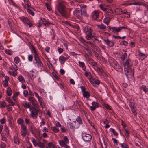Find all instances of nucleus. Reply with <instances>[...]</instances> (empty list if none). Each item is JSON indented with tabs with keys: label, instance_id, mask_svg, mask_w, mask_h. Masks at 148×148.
I'll use <instances>...</instances> for the list:
<instances>
[{
	"label": "nucleus",
	"instance_id": "a19ab883",
	"mask_svg": "<svg viewBox=\"0 0 148 148\" xmlns=\"http://www.w3.org/2000/svg\"><path fill=\"white\" fill-rule=\"evenodd\" d=\"M99 6H100L101 9L103 11H104L105 12L108 9H107L105 8V5H103L100 4L99 5Z\"/></svg>",
	"mask_w": 148,
	"mask_h": 148
},
{
	"label": "nucleus",
	"instance_id": "0e129e2a",
	"mask_svg": "<svg viewBox=\"0 0 148 148\" xmlns=\"http://www.w3.org/2000/svg\"><path fill=\"white\" fill-rule=\"evenodd\" d=\"M92 104L93 106L96 107H98V103L96 102L93 101L92 102Z\"/></svg>",
	"mask_w": 148,
	"mask_h": 148
},
{
	"label": "nucleus",
	"instance_id": "7ed1b4c3",
	"mask_svg": "<svg viewBox=\"0 0 148 148\" xmlns=\"http://www.w3.org/2000/svg\"><path fill=\"white\" fill-rule=\"evenodd\" d=\"M83 31L86 35L85 37L86 39L90 40L93 38L94 35L93 34V30L91 27L86 26L83 28Z\"/></svg>",
	"mask_w": 148,
	"mask_h": 148
},
{
	"label": "nucleus",
	"instance_id": "79ce46f5",
	"mask_svg": "<svg viewBox=\"0 0 148 148\" xmlns=\"http://www.w3.org/2000/svg\"><path fill=\"white\" fill-rule=\"evenodd\" d=\"M23 122V120L22 118H19L17 120V122L20 125H22Z\"/></svg>",
	"mask_w": 148,
	"mask_h": 148
},
{
	"label": "nucleus",
	"instance_id": "7c9ffc66",
	"mask_svg": "<svg viewBox=\"0 0 148 148\" xmlns=\"http://www.w3.org/2000/svg\"><path fill=\"white\" fill-rule=\"evenodd\" d=\"M115 12L118 14H122V10L120 8H116L115 10Z\"/></svg>",
	"mask_w": 148,
	"mask_h": 148
},
{
	"label": "nucleus",
	"instance_id": "4be33fe9",
	"mask_svg": "<svg viewBox=\"0 0 148 148\" xmlns=\"http://www.w3.org/2000/svg\"><path fill=\"white\" fill-rule=\"evenodd\" d=\"M89 63L92 67L94 68L97 65V62L94 61L92 59L90 60Z\"/></svg>",
	"mask_w": 148,
	"mask_h": 148
},
{
	"label": "nucleus",
	"instance_id": "72a5a7b5",
	"mask_svg": "<svg viewBox=\"0 0 148 148\" xmlns=\"http://www.w3.org/2000/svg\"><path fill=\"white\" fill-rule=\"evenodd\" d=\"M110 18H109L107 17L104 19L103 22L108 25L110 23Z\"/></svg>",
	"mask_w": 148,
	"mask_h": 148
},
{
	"label": "nucleus",
	"instance_id": "4468645a",
	"mask_svg": "<svg viewBox=\"0 0 148 148\" xmlns=\"http://www.w3.org/2000/svg\"><path fill=\"white\" fill-rule=\"evenodd\" d=\"M69 58V56L65 57L63 55H62L59 57V61L61 64H63Z\"/></svg>",
	"mask_w": 148,
	"mask_h": 148
},
{
	"label": "nucleus",
	"instance_id": "dca6fc26",
	"mask_svg": "<svg viewBox=\"0 0 148 148\" xmlns=\"http://www.w3.org/2000/svg\"><path fill=\"white\" fill-rule=\"evenodd\" d=\"M21 104L25 108H29L30 109L32 107L30 104L25 101H23Z\"/></svg>",
	"mask_w": 148,
	"mask_h": 148
},
{
	"label": "nucleus",
	"instance_id": "052dcab7",
	"mask_svg": "<svg viewBox=\"0 0 148 148\" xmlns=\"http://www.w3.org/2000/svg\"><path fill=\"white\" fill-rule=\"evenodd\" d=\"M131 110L132 112V113L134 116H136L137 115L136 110L134 108L131 109Z\"/></svg>",
	"mask_w": 148,
	"mask_h": 148
},
{
	"label": "nucleus",
	"instance_id": "69168bd1",
	"mask_svg": "<svg viewBox=\"0 0 148 148\" xmlns=\"http://www.w3.org/2000/svg\"><path fill=\"white\" fill-rule=\"evenodd\" d=\"M45 119L44 118L42 119L41 122L40 123V127H41L42 125H44L45 122Z\"/></svg>",
	"mask_w": 148,
	"mask_h": 148
},
{
	"label": "nucleus",
	"instance_id": "3c124183",
	"mask_svg": "<svg viewBox=\"0 0 148 148\" xmlns=\"http://www.w3.org/2000/svg\"><path fill=\"white\" fill-rule=\"evenodd\" d=\"M5 53L9 55H12V53L11 51L8 49H6L5 51Z\"/></svg>",
	"mask_w": 148,
	"mask_h": 148
},
{
	"label": "nucleus",
	"instance_id": "c756f323",
	"mask_svg": "<svg viewBox=\"0 0 148 148\" xmlns=\"http://www.w3.org/2000/svg\"><path fill=\"white\" fill-rule=\"evenodd\" d=\"M121 148H129V147L127 144L126 143L119 144Z\"/></svg>",
	"mask_w": 148,
	"mask_h": 148
},
{
	"label": "nucleus",
	"instance_id": "e433bc0d",
	"mask_svg": "<svg viewBox=\"0 0 148 148\" xmlns=\"http://www.w3.org/2000/svg\"><path fill=\"white\" fill-rule=\"evenodd\" d=\"M37 146H38L41 148H43L45 146V143H42L40 141H39V142L38 143V145Z\"/></svg>",
	"mask_w": 148,
	"mask_h": 148
},
{
	"label": "nucleus",
	"instance_id": "5fc2aeb1",
	"mask_svg": "<svg viewBox=\"0 0 148 148\" xmlns=\"http://www.w3.org/2000/svg\"><path fill=\"white\" fill-rule=\"evenodd\" d=\"M124 131L125 132V136L127 137H128L129 136V133L128 131L126 130L125 129H124Z\"/></svg>",
	"mask_w": 148,
	"mask_h": 148
},
{
	"label": "nucleus",
	"instance_id": "1a4fd4ad",
	"mask_svg": "<svg viewBox=\"0 0 148 148\" xmlns=\"http://www.w3.org/2000/svg\"><path fill=\"white\" fill-rule=\"evenodd\" d=\"M26 127L23 124H22L21 127V134L23 137L25 136L26 135Z\"/></svg>",
	"mask_w": 148,
	"mask_h": 148
},
{
	"label": "nucleus",
	"instance_id": "423d86ee",
	"mask_svg": "<svg viewBox=\"0 0 148 148\" xmlns=\"http://www.w3.org/2000/svg\"><path fill=\"white\" fill-rule=\"evenodd\" d=\"M20 20L25 24L28 25L29 27H32L33 24L31 21L28 18L26 17L22 16L19 18Z\"/></svg>",
	"mask_w": 148,
	"mask_h": 148
},
{
	"label": "nucleus",
	"instance_id": "f257e3e1",
	"mask_svg": "<svg viewBox=\"0 0 148 148\" xmlns=\"http://www.w3.org/2000/svg\"><path fill=\"white\" fill-rule=\"evenodd\" d=\"M66 2L63 1H58L56 6V8L60 14L66 18H69L70 13L65 6Z\"/></svg>",
	"mask_w": 148,
	"mask_h": 148
},
{
	"label": "nucleus",
	"instance_id": "6e6552de",
	"mask_svg": "<svg viewBox=\"0 0 148 148\" xmlns=\"http://www.w3.org/2000/svg\"><path fill=\"white\" fill-rule=\"evenodd\" d=\"M30 115L33 118L36 119L38 116V110L35 107H32L30 109Z\"/></svg>",
	"mask_w": 148,
	"mask_h": 148
},
{
	"label": "nucleus",
	"instance_id": "ddd939ff",
	"mask_svg": "<svg viewBox=\"0 0 148 148\" xmlns=\"http://www.w3.org/2000/svg\"><path fill=\"white\" fill-rule=\"evenodd\" d=\"M89 80L90 83L93 85L94 86L95 84L98 85L99 84L100 81L99 80H96L94 78H93L92 77L89 78Z\"/></svg>",
	"mask_w": 148,
	"mask_h": 148
},
{
	"label": "nucleus",
	"instance_id": "ea45409f",
	"mask_svg": "<svg viewBox=\"0 0 148 148\" xmlns=\"http://www.w3.org/2000/svg\"><path fill=\"white\" fill-rule=\"evenodd\" d=\"M8 73L10 74L13 75V76H16L17 74V72L13 71H9Z\"/></svg>",
	"mask_w": 148,
	"mask_h": 148
},
{
	"label": "nucleus",
	"instance_id": "473e14b6",
	"mask_svg": "<svg viewBox=\"0 0 148 148\" xmlns=\"http://www.w3.org/2000/svg\"><path fill=\"white\" fill-rule=\"evenodd\" d=\"M32 8H28L27 9V12L29 13L32 15V16H34V12L32 11Z\"/></svg>",
	"mask_w": 148,
	"mask_h": 148
},
{
	"label": "nucleus",
	"instance_id": "412c9836",
	"mask_svg": "<svg viewBox=\"0 0 148 148\" xmlns=\"http://www.w3.org/2000/svg\"><path fill=\"white\" fill-rule=\"evenodd\" d=\"M83 95L84 97H86L88 100H90V99H89V97L90 96V94L88 91H86L83 93Z\"/></svg>",
	"mask_w": 148,
	"mask_h": 148
},
{
	"label": "nucleus",
	"instance_id": "680f3d73",
	"mask_svg": "<svg viewBox=\"0 0 148 148\" xmlns=\"http://www.w3.org/2000/svg\"><path fill=\"white\" fill-rule=\"evenodd\" d=\"M139 55L142 57L143 59H144L146 57L145 55L144 54H143L141 52H140Z\"/></svg>",
	"mask_w": 148,
	"mask_h": 148
},
{
	"label": "nucleus",
	"instance_id": "5701e85b",
	"mask_svg": "<svg viewBox=\"0 0 148 148\" xmlns=\"http://www.w3.org/2000/svg\"><path fill=\"white\" fill-rule=\"evenodd\" d=\"M38 100L41 106L43 107L45 105V103L44 101L43 100L42 97L38 99Z\"/></svg>",
	"mask_w": 148,
	"mask_h": 148
},
{
	"label": "nucleus",
	"instance_id": "39448f33",
	"mask_svg": "<svg viewBox=\"0 0 148 148\" xmlns=\"http://www.w3.org/2000/svg\"><path fill=\"white\" fill-rule=\"evenodd\" d=\"M133 68L124 69V71L127 77L129 79H132L134 78V71Z\"/></svg>",
	"mask_w": 148,
	"mask_h": 148
},
{
	"label": "nucleus",
	"instance_id": "f03ea898",
	"mask_svg": "<svg viewBox=\"0 0 148 148\" xmlns=\"http://www.w3.org/2000/svg\"><path fill=\"white\" fill-rule=\"evenodd\" d=\"M32 51L34 53V60L36 62V63L37 66L39 69H41L43 66V64L41 61L38 54L37 53L35 48L33 45L32 46Z\"/></svg>",
	"mask_w": 148,
	"mask_h": 148
},
{
	"label": "nucleus",
	"instance_id": "bf43d9fd",
	"mask_svg": "<svg viewBox=\"0 0 148 148\" xmlns=\"http://www.w3.org/2000/svg\"><path fill=\"white\" fill-rule=\"evenodd\" d=\"M23 95L25 97H27L28 95V92L27 90H25L23 91Z\"/></svg>",
	"mask_w": 148,
	"mask_h": 148
},
{
	"label": "nucleus",
	"instance_id": "2f4dec72",
	"mask_svg": "<svg viewBox=\"0 0 148 148\" xmlns=\"http://www.w3.org/2000/svg\"><path fill=\"white\" fill-rule=\"evenodd\" d=\"M7 94L9 96H10L12 94V90L11 88L10 87H8L7 88Z\"/></svg>",
	"mask_w": 148,
	"mask_h": 148
},
{
	"label": "nucleus",
	"instance_id": "774afa93",
	"mask_svg": "<svg viewBox=\"0 0 148 148\" xmlns=\"http://www.w3.org/2000/svg\"><path fill=\"white\" fill-rule=\"evenodd\" d=\"M33 57L32 55H29L28 58V60L29 61H32L33 60Z\"/></svg>",
	"mask_w": 148,
	"mask_h": 148
},
{
	"label": "nucleus",
	"instance_id": "e2e57ef3",
	"mask_svg": "<svg viewBox=\"0 0 148 148\" xmlns=\"http://www.w3.org/2000/svg\"><path fill=\"white\" fill-rule=\"evenodd\" d=\"M147 18V19H145L146 18L144 17L142 19V21L143 23H145L148 21V18Z\"/></svg>",
	"mask_w": 148,
	"mask_h": 148
},
{
	"label": "nucleus",
	"instance_id": "de8ad7c7",
	"mask_svg": "<svg viewBox=\"0 0 148 148\" xmlns=\"http://www.w3.org/2000/svg\"><path fill=\"white\" fill-rule=\"evenodd\" d=\"M14 61L16 63L18 64L19 62V58L18 57H15L14 59Z\"/></svg>",
	"mask_w": 148,
	"mask_h": 148
},
{
	"label": "nucleus",
	"instance_id": "2eb2a0df",
	"mask_svg": "<svg viewBox=\"0 0 148 148\" xmlns=\"http://www.w3.org/2000/svg\"><path fill=\"white\" fill-rule=\"evenodd\" d=\"M103 40L105 42L107 45L110 47H112L114 45V43L113 41H110L108 39H103Z\"/></svg>",
	"mask_w": 148,
	"mask_h": 148
},
{
	"label": "nucleus",
	"instance_id": "393cba45",
	"mask_svg": "<svg viewBox=\"0 0 148 148\" xmlns=\"http://www.w3.org/2000/svg\"><path fill=\"white\" fill-rule=\"evenodd\" d=\"M67 126L69 128L74 130L75 129V126L73 123L71 122H69L67 123Z\"/></svg>",
	"mask_w": 148,
	"mask_h": 148
},
{
	"label": "nucleus",
	"instance_id": "13d9d810",
	"mask_svg": "<svg viewBox=\"0 0 148 148\" xmlns=\"http://www.w3.org/2000/svg\"><path fill=\"white\" fill-rule=\"evenodd\" d=\"M81 10L83 11L84 15L85 16H86L87 15V12L86 10L84 9H82Z\"/></svg>",
	"mask_w": 148,
	"mask_h": 148
},
{
	"label": "nucleus",
	"instance_id": "4d7b16f0",
	"mask_svg": "<svg viewBox=\"0 0 148 148\" xmlns=\"http://www.w3.org/2000/svg\"><path fill=\"white\" fill-rule=\"evenodd\" d=\"M8 82L7 81H3V85L4 87H6L8 85Z\"/></svg>",
	"mask_w": 148,
	"mask_h": 148
},
{
	"label": "nucleus",
	"instance_id": "9d476101",
	"mask_svg": "<svg viewBox=\"0 0 148 148\" xmlns=\"http://www.w3.org/2000/svg\"><path fill=\"white\" fill-rule=\"evenodd\" d=\"M75 16L77 17H80L82 14V10L78 8L75 10L73 12Z\"/></svg>",
	"mask_w": 148,
	"mask_h": 148
},
{
	"label": "nucleus",
	"instance_id": "bb28decb",
	"mask_svg": "<svg viewBox=\"0 0 148 148\" xmlns=\"http://www.w3.org/2000/svg\"><path fill=\"white\" fill-rule=\"evenodd\" d=\"M140 89L145 93L148 92V87H147L145 85L142 86L140 87Z\"/></svg>",
	"mask_w": 148,
	"mask_h": 148
},
{
	"label": "nucleus",
	"instance_id": "c9c22d12",
	"mask_svg": "<svg viewBox=\"0 0 148 148\" xmlns=\"http://www.w3.org/2000/svg\"><path fill=\"white\" fill-rule=\"evenodd\" d=\"M76 121L79 124H82V121L80 116H77L76 119Z\"/></svg>",
	"mask_w": 148,
	"mask_h": 148
},
{
	"label": "nucleus",
	"instance_id": "864d4df0",
	"mask_svg": "<svg viewBox=\"0 0 148 148\" xmlns=\"http://www.w3.org/2000/svg\"><path fill=\"white\" fill-rule=\"evenodd\" d=\"M50 33L53 37L54 38L55 37V34L53 29H51Z\"/></svg>",
	"mask_w": 148,
	"mask_h": 148
},
{
	"label": "nucleus",
	"instance_id": "c85d7f7f",
	"mask_svg": "<svg viewBox=\"0 0 148 148\" xmlns=\"http://www.w3.org/2000/svg\"><path fill=\"white\" fill-rule=\"evenodd\" d=\"M59 143L60 145L62 147H65L67 145L66 144H67L65 142V141H64L63 140H59Z\"/></svg>",
	"mask_w": 148,
	"mask_h": 148
},
{
	"label": "nucleus",
	"instance_id": "58836bf2",
	"mask_svg": "<svg viewBox=\"0 0 148 148\" xmlns=\"http://www.w3.org/2000/svg\"><path fill=\"white\" fill-rule=\"evenodd\" d=\"M24 1L25 2V4L27 5L28 8H31L33 9V8L30 6V3L29 2L28 0H24Z\"/></svg>",
	"mask_w": 148,
	"mask_h": 148
},
{
	"label": "nucleus",
	"instance_id": "f8f14e48",
	"mask_svg": "<svg viewBox=\"0 0 148 148\" xmlns=\"http://www.w3.org/2000/svg\"><path fill=\"white\" fill-rule=\"evenodd\" d=\"M106 16L108 18H112L113 16V12L112 10L108 9L105 12Z\"/></svg>",
	"mask_w": 148,
	"mask_h": 148
},
{
	"label": "nucleus",
	"instance_id": "6e6d98bb",
	"mask_svg": "<svg viewBox=\"0 0 148 148\" xmlns=\"http://www.w3.org/2000/svg\"><path fill=\"white\" fill-rule=\"evenodd\" d=\"M64 141L67 144L69 143V140L67 136H65L63 138Z\"/></svg>",
	"mask_w": 148,
	"mask_h": 148
},
{
	"label": "nucleus",
	"instance_id": "338daca9",
	"mask_svg": "<svg viewBox=\"0 0 148 148\" xmlns=\"http://www.w3.org/2000/svg\"><path fill=\"white\" fill-rule=\"evenodd\" d=\"M43 24L46 26H48L49 24H51V23L48 21H45V22H43Z\"/></svg>",
	"mask_w": 148,
	"mask_h": 148
},
{
	"label": "nucleus",
	"instance_id": "cd10ccee",
	"mask_svg": "<svg viewBox=\"0 0 148 148\" xmlns=\"http://www.w3.org/2000/svg\"><path fill=\"white\" fill-rule=\"evenodd\" d=\"M97 26L101 29L104 30L106 29V26L103 24H101L100 25H97Z\"/></svg>",
	"mask_w": 148,
	"mask_h": 148
},
{
	"label": "nucleus",
	"instance_id": "0eeeda50",
	"mask_svg": "<svg viewBox=\"0 0 148 148\" xmlns=\"http://www.w3.org/2000/svg\"><path fill=\"white\" fill-rule=\"evenodd\" d=\"M82 139L85 142H89L92 138V136L90 134L83 132L82 134Z\"/></svg>",
	"mask_w": 148,
	"mask_h": 148
},
{
	"label": "nucleus",
	"instance_id": "f3484780",
	"mask_svg": "<svg viewBox=\"0 0 148 148\" xmlns=\"http://www.w3.org/2000/svg\"><path fill=\"white\" fill-rule=\"evenodd\" d=\"M99 13L98 11H94L92 13V15L94 20H96L97 19L98 17Z\"/></svg>",
	"mask_w": 148,
	"mask_h": 148
},
{
	"label": "nucleus",
	"instance_id": "4c0bfd02",
	"mask_svg": "<svg viewBox=\"0 0 148 148\" xmlns=\"http://www.w3.org/2000/svg\"><path fill=\"white\" fill-rule=\"evenodd\" d=\"M7 105L6 103L4 101H2L0 103V107L2 108H4L5 107H7Z\"/></svg>",
	"mask_w": 148,
	"mask_h": 148
},
{
	"label": "nucleus",
	"instance_id": "aec40b11",
	"mask_svg": "<svg viewBox=\"0 0 148 148\" xmlns=\"http://www.w3.org/2000/svg\"><path fill=\"white\" fill-rule=\"evenodd\" d=\"M34 136L38 140L40 141L42 138V136L40 135V132L39 131L37 132L35 134Z\"/></svg>",
	"mask_w": 148,
	"mask_h": 148
},
{
	"label": "nucleus",
	"instance_id": "20e7f679",
	"mask_svg": "<svg viewBox=\"0 0 148 148\" xmlns=\"http://www.w3.org/2000/svg\"><path fill=\"white\" fill-rule=\"evenodd\" d=\"M108 61L110 65L117 71H119L121 68V66L118 64L117 61L113 58L110 57L108 58Z\"/></svg>",
	"mask_w": 148,
	"mask_h": 148
},
{
	"label": "nucleus",
	"instance_id": "a18cd8bd",
	"mask_svg": "<svg viewBox=\"0 0 148 148\" xmlns=\"http://www.w3.org/2000/svg\"><path fill=\"white\" fill-rule=\"evenodd\" d=\"M51 130L54 132L56 133L58 132L59 131V129L55 127H52L51 128Z\"/></svg>",
	"mask_w": 148,
	"mask_h": 148
},
{
	"label": "nucleus",
	"instance_id": "6ab92c4d",
	"mask_svg": "<svg viewBox=\"0 0 148 148\" xmlns=\"http://www.w3.org/2000/svg\"><path fill=\"white\" fill-rule=\"evenodd\" d=\"M79 66L82 68L84 71H85L86 69V67L85 66V64L84 62L79 61Z\"/></svg>",
	"mask_w": 148,
	"mask_h": 148
},
{
	"label": "nucleus",
	"instance_id": "09e8293b",
	"mask_svg": "<svg viewBox=\"0 0 148 148\" xmlns=\"http://www.w3.org/2000/svg\"><path fill=\"white\" fill-rule=\"evenodd\" d=\"M101 61L103 63L106 64L107 63V60L103 57H102L101 59Z\"/></svg>",
	"mask_w": 148,
	"mask_h": 148
},
{
	"label": "nucleus",
	"instance_id": "b1692460",
	"mask_svg": "<svg viewBox=\"0 0 148 148\" xmlns=\"http://www.w3.org/2000/svg\"><path fill=\"white\" fill-rule=\"evenodd\" d=\"M123 51L125 52L124 54H123L122 56L120 57V58L122 60V61H124V60L127 57V54L126 53L127 51H124L123 50Z\"/></svg>",
	"mask_w": 148,
	"mask_h": 148
},
{
	"label": "nucleus",
	"instance_id": "603ef678",
	"mask_svg": "<svg viewBox=\"0 0 148 148\" xmlns=\"http://www.w3.org/2000/svg\"><path fill=\"white\" fill-rule=\"evenodd\" d=\"M45 6L47 7L48 10L49 11L51 10V7L49 5V3H45Z\"/></svg>",
	"mask_w": 148,
	"mask_h": 148
},
{
	"label": "nucleus",
	"instance_id": "49530a36",
	"mask_svg": "<svg viewBox=\"0 0 148 148\" xmlns=\"http://www.w3.org/2000/svg\"><path fill=\"white\" fill-rule=\"evenodd\" d=\"M62 43L63 44V45H64V46L66 47V49H67L68 48L67 47V43L63 40H62Z\"/></svg>",
	"mask_w": 148,
	"mask_h": 148
},
{
	"label": "nucleus",
	"instance_id": "37998d69",
	"mask_svg": "<svg viewBox=\"0 0 148 148\" xmlns=\"http://www.w3.org/2000/svg\"><path fill=\"white\" fill-rule=\"evenodd\" d=\"M110 130L113 133L114 135L116 136H117L118 135V133L115 131L114 129L112 128H110Z\"/></svg>",
	"mask_w": 148,
	"mask_h": 148
},
{
	"label": "nucleus",
	"instance_id": "c03bdc74",
	"mask_svg": "<svg viewBox=\"0 0 148 148\" xmlns=\"http://www.w3.org/2000/svg\"><path fill=\"white\" fill-rule=\"evenodd\" d=\"M32 141L35 146H36L38 145V143L36 141L34 138H32Z\"/></svg>",
	"mask_w": 148,
	"mask_h": 148
},
{
	"label": "nucleus",
	"instance_id": "a878e982",
	"mask_svg": "<svg viewBox=\"0 0 148 148\" xmlns=\"http://www.w3.org/2000/svg\"><path fill=\"white\" fill-rule=\"evenodd\" d=\"M120 31L119 27L117 28L114 27L112 28V32L113 33L118 32Z\"/></svg>",
	"mask_w": 148,
	"mask_h": 148
},
{
	"label": "nucleus",
	"instance_id": "8fccbe9b",
	"mask_svg": "<svg viewBox=\"0 0 148 148\" xmlns=\"http://www.w3.org/2000/svg\"><path fill=\"white\" fill-rule=\"evenodd\" d=\"M135 104L133 102L130 101L129 102V106L131 108V109L134 108Z\"/></svg>",
	"mask_w": 148,
	"mask_h": 148
},
{
	"label": "nucleus",
	"instance_id": "a211bd4d",
	"mask_svg": "<svg viewBox=\"0 0 148 148\" xmlns=\"http://www.w3.org/2000/svg\"><path fill=\"white\" fill-rule=\"evenodd\" d=\"M6 101L10 103L8 106H7V107H8L10 105H11L12 106H13L15 104V103L14 102H13L12 100L10 98V97H8L6 98Z\"/></svg>",
	"mask_w": 148,
	"mask_h": 148
},
{
	"label": "nucleus",
	"instance_id": "9b49d317",
	"mask_svg": "<svg viewBox=\"0 0 148 148\" xmlns=\"http://www.w3.org/2000/svg\"><path fill=\"white\" fill-rule=\"evenodd\" d=\"M124 69H127L129 68H133L132 66L131 60L130 59H128L126 60L124 65Z\"/></svg>",
	"mask_w": 148,
	"mask_h": 148
},
{
	"label": "nucleus",
	"instance_id": "f704fd0d",
	"mask_svg": "<svg viewBox=\"0 0 148 148\" xmlns=\"http://www.w3.org/2000/svg\"><path fill=\"white\" fill-rule=\"evenodd\" d=\"M18 79L20 82L22 83L25 82L24 77L21 75L19 76L18 78Z\"/></svg>",
	"mask_w": 148,
	"mask_h": 148
}]
</instances>
